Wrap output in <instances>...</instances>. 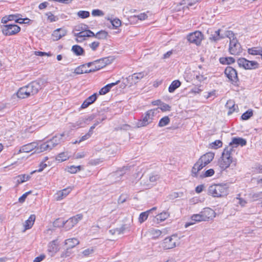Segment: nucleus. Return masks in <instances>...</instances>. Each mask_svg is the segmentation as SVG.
I'll return each instance as SVG.
<instances>
[{"mask_svg":"<svg viewBox=\"0 0 262 262\" xmlns=\"http://www.w3.org/2000/svg\"><path fill=\"white\" fill-rule=\"evenodd\" d=\"M43 81L37 80L32 81L28 85L19 88L17 92V96L25 99L36 94L42 88Z\"/></svg>","mask_w":262,"mask_h":262,"instance_id":"f257e3e1","label":"nucleus"},{"mask_svg":"<svg viewBox=\"0 0 262 262\" xmlns=\"http://www.w3.org/2000/svg\"><path fill=\"white\" fill-rule=\"evenodd\" d=\"M235 152V150L232 146L226 147L223 153L221 159L219 161V165L222 170L228 168L233 162L232 155Z\"/></svg>","mask_w":262,"mask_h":262,"instance_id":"f03ea898","label":"nucleus"},{"mask_svg":"<svg viewBox=\"0 0 262 262\" xmlns=\"http://www.w3.org/2000/svg\"><path fill=\"white\" fill-rule=\"evenodd\" d=\"M208 193L213 197H222L228 193V188L226 185L213 184L208 188Z\"/></svg>","mask_w":262,"mask_h":262,"instance_id":"7ed1b4c3","label":"nucleus"},{"mask_svg":"<svg viewBox=\"0 0 262 262\" xmlns=\"http://www.w3.org/2000/svg\"><path fill=\"white\" fill-rule=\"evenodd\" d=\"M158 112V108L147 111L142 119L138 120L136 125L138 127L146 126L152 122L154 117Z\"/></svg>","mask_w":262,"mask_h":262,"instance_id":"20e7f679","label":"nucleus"},{"mask_svg":"<svg viewBox=\"0 0 262 262\" xmlns=\"http://www.w3.org/2000/svg\"><path fill=\"white\" fill-rule=\"evenodd\" d=\"M237 62L239 67L246 70L255 69H257L259 67V63L257 62L250 61L245 58H239Z\"/></svg>","mask_w":262,"mask_h":262,"instance_id":"39448f33","label":"nucleus"},{"mask_svg":"<svg viewBox=\"0 0 262 262\" xmlns=\"http://www.w3.org/2000/svg\"><path fill=\"white\" fill-rule=\"evenodd\" d=\"M159 178L160 177L158 174L154 173L150 174L148 178L142 176L141 178V184L149 188L152 187Z\"/></svg>","mask_w":262,"mask_h":262,"instance_id":"423d86ee","label":"nucleus"},{"mask_svg":"<svg viewBox=\"0 0 262 262\" xmlns=\"http://www.w3.org/2000/svg\"><path fill=\"white\" fill-rule=\"evenodd\" d=\"M2 29L3 33L7 36L16 34L20 31V28L15 24L3 25Z\"/></svg>","mask_w":262,"mask_h":262,"instance_id":"0eeeda50","label":"nucleus"},{"mask_svg":"<svg viewBox=\"0 0 262 262\" xmlns=\"http://www.w3.org/2000/svg\"><path fill=\"white\" fill-rule=\"evenodd\" d=\"M229 52L234 55H239L242 52V46L236 38H233L230 41Z\"/></svg>","mask_w":262,"mask_h":262,"instance_id":"6e6552de","label":"nucleus"},{"mask_svg":"<svg viewBox=\"0 0 262 262\" xmlns=\"http://www.w3.org/2000/svg\"><path fill=\"white\" fill-rule=\"evenodd\" d=\"M203 38V34L198 31L190 33L187 36V39L189 42L194 43L196 45H200Z\"/></svg>","mask_w":262,"mask_h":262,"instance_id":"1a4fd4ad","label":"nucleus"},{"mask_svg":"<svg viewBox=\"0 0 262 262\" xmlns=\"http://www.w3.org/2000/svg\"><path fill=\"white\" fill-rule=\"evenodd\" d=\"M178 241L177 237L172 235L165 238L162 243V247L165 250L172 249L176 247V243Z\"/></svg>","mask_w":262,"mask_h":262,"instance_id":"9d476101","label":"nucleus"},{"mask_svg":"<svg viewBox=\"0 0 262 262\" xmlns=\"http://www.w3.org/2000/svg\"><path fill=\"white\" fill-rule=\"evenodd\" d=\"M82 215L78 214L70 218L69 220L64 221V228L66 230H69L72 228L77 223L82 219Z\"/></svg>","mask_w":262,"mask_h":262,"instance_id":"9b49d317","label":"nucleus"},{"mask_svg":"<svg viewBox=\"0 0 262 262\" xmlns=\"http://www.w3.org/2000/svg\"><path fill=\"white\" fill-rule=\"evenodd\" d=\"M225 74L232 83H236L238 81L237 73L234 68L227 67L225 70Z\"/></svg>","mask_w":262,"mask_h":262,"instance_id":"f8f14e48","label":"nucleus"},{"mask_svg":"<svg viewBox=\"0 0 262 262\" xmlns=\"http://www.w3.org/2000/svg\"><path fill=\"white\" fill-rule=\"evenodd\" d=\"M145 74L143 72H140L138 73H134L133 75L129 76L126 78V81H127V84L130 85L133 84H136L138 81L143 78Z\"/></svg>","mask_w":262,"mask_h":262,"instance_id":"ddd939ff","label":"nucleus"},{"mask_svg":"<svg viewBox=\"0 0 262 262\" xmlns=\"http://www.w3.org/2000/svg\"><path fill=\"white\" fill-rule=\"evenodd\" d=\"M201 213L204 221L212 220L215 216L214 211L210 208H204Z\"/></svg>","mask_w":262,"mask_h":262,"instance_id":"4468645a","label":"nucleus"},{"mask_svg":"<svg viewBox=\"0 0 262 262\" xmlns=\"http://www.w3.org/2000/svg\"><path fill=\"white\" fill-rule=\"evenodd\" d=\"M214 157V154L213 152H208L202 156L199 160L205 166L212 161Z\"/></svg>","mask_w":262,"mask_h":262,"instance_id":"2eb2a0df","label":"nucleus"},{"mask_svg":"<svg viewBox=\"0 0 262 262\" xmlns=\"http://www.w3.org/2000/svg\"><path fill=\"white\" fill-rule=\"evenodd\" d=\"M246 144L247 141L246 139L240 137H234L232 139V141L230 143L228 146H232L233 149H234V147H236L239 145L244 146Z\"/></svg>","mask_w":262,"mask_h":262,"instance_id":"dca6fc26","label":"nucleus"},{"mask_svg":"<svg viewBox=\"0 0 262 262\" xmlns=\"http://www.w3.org/2000/svg\"><path fill=\"white\" fill-rule=\"evenodd\" d=\"M97 61L98 62H100L101 65L96 66L95 68H92L90 69V72H95L96 71L100 70L101 69L105 67L106 65L111 63V60H110L109 58L108 57L101 58L100 59H98Z\"/></svg>","mask_w":262,"mask_h":262,"instance_id":"f3484780","label":"nucleus"},{"mask_svg":"<svg viewBox=\"0 0 262 262\" xmlns=\"http://www.w3.org/2000/svg\"><path fill=\"white\" fill-rule=\"evenodd\" d=\"M63 136V134H60L54 136L51 140L48 141L51 149L62 141Z\"/></svg>","mask_w":262,"mask_h":262,"instance_id":"a211bd4d","label":"nucleus"},{"mask_svg":"<svg viewBox=\"0 0 262 262\" xmlns=\"http://www.w3.org/2000/svg\"><path fill=\"white\" fill-rule=\"evenodd\" d=\"M67 31L63 28H59L54 30L52 33V37L54 40H58L62 37L67 34Z\"/></svg>","mask_w":262,"mask_h":262,"instance_id":"6ab92c4d","label":"nucleus"},{"mask_svg":"<svg viewBox=\"0 0 262 262\" xmlns=\"http://www.w3.org/2000/svg\"><path fill=\"white\" fill-rule=\"evenodd\" d=\"M98 97L97 93H94L92 95L87 98L82 103L81 106V108H85L89 105L93 103L96 100Z\"/></svg>","mask_w":262,"mask_h":262,"instance_id":"aec40b11","label":"nucleus"},{"mask_svg":"<svg viewBox=\"0 0 262 262\" xmlns=\"http://www.w3.org/2000/svg\"><path fill=\"white\" fill-rule=\"evenodd\" d=\"M72 189L70 187L63 189L61 191H59L55 194V199L57 201H60L64 198L71 192Z\"/></svg>","mask_w":262,"mask_h":262,"instance_id":"412c9836","label":"nucleus"},{"mask_svg":"<svg viewBox=\"0 0 262 262\" xmlns=\"http://www.w3.org/2000/svg\"><path fill=\"white\" fill-rule=\"evenodd\" d=\"M202 214L201 212L199 214H195L191 216V221L189 223H187L185 225V227H187L191 225H193L195 222H200L204 221L203 217H202Z\"/></svg>","mask_w":262,"mask_h":262,"instance_id":"4be33fe9","label":"nucleus"},{"mask_svg":"<svg viewBox=\"0 0 262 262\" xmlns=\"http://www.w3.org/2000/svg\"><path fill=\"white\" fill-rule=\"evenodd\" d=\"M37 144L36 142H32L21 146V150L24 152H29L36 148Z\"/></svg>","mask_w":262,"mask_h":262,"instance_id":"5701e85b","label":"nucleus"},{"mask_svg":"<svg viewBox=\"0 0 262 262\" xmlns=\"http://www.w3.org/2000/svg\"><path fill=\"white\" fill-rule=\"evenodd\" d=\"M220 31V30H218L214 31V33H212L209 37L210 40L216 41L222 38H224L223 34H221Z\"/></svg>","mask_w":262,"mask_h":262,"instance_id":"b1692460","label":"nucleus"},{"mask_svg":"<svg viewBox=\"0 0 262 262\" xmlns=\"http://www.w3.org/2000/svg\"><path fill=\"white\" fill-rule=\"evenodd\" d=\"M35 220V215L32 214L30 216L29 218L25 221L24 224L25 230L29 229L32 227L34 224Z\"/></svg>","mask_w":262,"mask_h":262,"instance_id":"393cba45","label":"nucleus"},{"mask_svg":"<svg viewBox=\"0 0 262 262\" xmlns=\"http://www.w3.org/2000/svg\"><path fill=\"white\" fill-rule=\"evenodd\" d=\"M79 241L76 238H69L65 241V244L67 245L69 248H74L79 244Z\"/></svg>","mask_w":262,"mask_h":262,"instance_id":"a878e982","label":"nucleus"},{"mask_svg":"<svg viewBox=\"0 0 262 262\" xmlns=\"http://www.w3.org/2000/svg\"><path fill=\"white\" fill-rule=\"evenodd\" d=\"M71 50L77 56L83 55L84 53V49L79 45L73 46Z\"/></svg>","mask_w":262,"mask_h":262,"instance_id":"bb28decb","label":"nucleus"},{"mask_svg":"<svg viewBox=\"0 0 262 262\" xmlns=\"http://www.w3.org/2000/svg\"><path fill=\"white\" fill-rule=\"evenodd\" d=\"M47 150H51L48 141L41 144L39 146L37 147L35 152L39 153Z\"/></svg>","mask_w":262,"mask_h":262,"instance_id":"cd10ccee","label":"nucleus"},{"mask_svg":"<svg viewBox=\"0 0 262 262\" xmlns=\"http://www.w3.org/2000/svg\"><path fill=\"white\" fill-rule=\"evenodd\" d=\"M225 106L226 108H228L229 111L228 112V115H230L232 114L235 110V104L234 101L231 100H229L227 101Z\"/></svg>","mask_w":262,"mask_h":262,"instance_id":"c85d7f7f","label":"nucleus"},{"mask_svg":"<svg viewBox=\"0 0 262 262\" xmlns=\"http://www.w3.org/2000/svg\"><path fill=\"white\" fill-rule=\"evenodd\" d=\"M181 82L179 80L173 81L168 88V91L173 93L177 88L181 85Z\"/></svg>","mask_w":262,"mask_h":262,"instance_id":"c756f323","label":"nucleus"},{"mask_svg":"<svg viewBox=\"0 0 262 262\" xmlns=\"http://www.w3.org/2000/svg\"><path fill=\"white\" fill-rule=\"evenodd\" d=\"M248 53L249 54L253 55H259L262 57V48H252L248 49Z\"/></svg>","mask_w":262,"mask_h":262,"instance_id":"7c9ffc66","label":"nucleus"},{"mask_svg":"<svg viewBox=\"0 0 262 262\" xmlns=\"http://www.w3.org/2000/svg\"><path fill=\"white\" fill-rule=\"evenodd\" d=\"M219 61L223 64H230L235 62V59L232 57H221Z\"/></svg>","mask_w":262,"mask_h":262,"instance_id":"2f4dec72","label":"nucleus"},{"mask_svg":"<svg viewBox=\"0 0 262 262\" xmlns=\"http://www.w3.org/2000/svg\"><path fill=\"white\" fill-rule=\"evenodd\" d=\"M58 250L57 241L54 240L50 242L48 246V251L51 252H55Z\"/></svg>","mask_w":262,"mask_h":262,"instance_id":"473e14b6","label":"nucleus"},{"mask_svg":"<svg viewBox=\"0 0 262 262\" xmlns=\"http://www.w3.org/2000/svg\"><path fill=\"white\" fill-rule=\"evenodd\" d=\"M69 156L67 152H63L59 154L56 157V160L59 162H63L68 159Z\"/></svg>","mask_w":262,"mask_h":262,"instance_id":"72a5a7b5","label":"nucleus"},{"mask_svg":"<svg viewBox=\"0 0 262 262\" xmlns=\"http://www.w3.org/2000/svg\"><path fill=\"white\" fill-rule=\"evenodd\" d=\"M84 68H85L84 64H82V65H81L80 66L78 67L77 68H76L75 69L74 73H75L76 74H83V73H88L92 72H90V70H84Z\"/></svg>","mask_w":262,"mask_h":262,"instance_id":"f704fd0d","label":"nucleus"},{"mask_svg":"<svg viewBox=\"0 0 262 262\" xmlns=\"http://www.w3.org/2000/svg\"><path fill=\"white\" fill-rule=\"evenodd\" d=\"M108 35V33L104 30H101L98 32L96 34H95L94 37L97 38L99 39H106Z\"/></svg>","mask_w":262,"mask_h":262,"instance_id":"c9c22d12","label":"nucleus"},{"mask_svg":"<svg viewBox=\"0 0 262 262\" xmlns=\"http://www.w3.org/2000/svg\"><path fill=\"white\" fill-rule=\"evenodd\" d=\"M19 14H11L8 15L9 21L15 20V23L23 24L24 23V19L18 18Z\"/></svg>","mask_w":262,"mask_h":262,"instance_id":"e433bc0d","label":"nucleus"},{"mask_svg":"<svg viewBox=\"0 0 262 262\" xmlns=\"http://www.w3.org/2000/svg\"><path fill=\"white\" fill-rule=\"evenodd\" d=\"M94 119V117L93 116H91L88 117L87 118H80L79 121L76 122L77 125L79 126H82L83 123H86L87 121H92Z\"/></svg>","mask_w":262,"mask_h":262,"instance_id":"4c0bfd02","label":"nucleus"},{"mask_svg":"<svg viewBox=\"0 0 262 262\" xmlns=\"http://www.w3.org/2000/svg\"><path fill=\"white\" fill-rule=\"evenodd\" d=\"M125 225H123L120 228H116V229L110 230L109 232L112 235H114L116 233H117L118 234H120L123 233V231L125 230Z\"/></svg>","mask_w":262,"mask_h":262,"instance_id":"58836bf2","label":"nucleus"},{"mask_svg":"<svg viewBox=\"0 0 262 262\" xmlns=\"http://www.w3.org/2000/svg\"><path fill=\"white\" fill-rule=\"evenodd\" d=\"M169 122L170 119L169 117L168 116H165L160 119L158 126L159 127H163L168 124Z\"/></svg>","mask_w":262,"mask_h":262,"instance_id":"ea45409f","label":"nucleus"},{"mask_svg":"<svg viewBox=\"0 0 262 262\" xmlns=\"http://www.w3.org/2000/svg\"><path fill=\"white\" fill-rule=\"evenodd\" d=\"M169 214L167 212H163L159 214H158L156 216V219L158 221L160 222H162L165 221L166 219L169 216Z\"/></svg>","mask_w":262,"mask_h":262,"instance_id":"a19ab883","label":"nucleus"},{"mask_svg":"<svg viewBox=\"0 0 262 262\" xmlns=\"http://www.w3.org/2000/svg\"><path fill=\"white\" fill-rule=\"evenodd\" d=\"M149 213H150V211H146L145 212H142L139 215V222L140 223H142L145 220H146L148 216Z\"/></svg>","mask_w":262,"mask_h":262,"instance_id":"79ce46f5","label":"nucleus"},{"mask_svg":"<svg viewBox=\"0 0 262 262\" xmlns=\"http://www.w3.org/2000/svg\"><path fill=\"white\" fill-rule=\"evenodd\" d=\"M253 115V111L251 109L248 110L245 112L241 116L242 120H248Z\"/></svg>","mask_w":262,"mask_h":262,"instance_id":"37998d69","label":"nucleus"},{"mask_svg":"<svg viewBox=\"0 0 262 262\" xmlns=\"http://www.w3.org/2000/svg\"><path fill=\"white\" fill-rule=\"evenodd\" d=\"M107 19L108 20H110V22L111 23L112 25L115 28H117L119 26H120L121 24V20L118 18H115L114 19H112L109 17L107 18Z\"/></svg>","mask_w":262,"mask_h":262,"instance_id":"c03bdc74","label":"nucleus"},{"mask_svg":"<svg viewBox=\"0 0 262 262\" xmlns=\"http://www.w3.org/2000/svg\"><path fill=\"white\" fill-rule=\"evenodd\" d=\"M30 178V176L29 175H25V174H22V175H19L17 177V182L18 183H22L23 182H25L27 181V180H29Z\"/></svg>","mask_w":262,"mask_h":262,"instance_id":"a18cd8bd","label":"nucleus"},{"mask_svg":"<svg viewBox=\"0 0 262 262\" xmlns=\"http://www.w3.org/2000/svg\"><path fill=\"white\" fill-rule=\"evenodd\" d=\"M92 134L93 133H91V131L89 130L87 134H86L85 135L82 136L80 138V139H79V140H76L75 142H74L73 144H76V143H80V142H81L82 141H83L89 139L91 136Z\"/></svg>","mask_w":262,"mask_h":262,"instance_id":"49530a36","label":"nucleus"},{"mask_svg":"<svg viewBox=\"0 0 262 262\" xmlns=\"http://www.w3.org/2000/svg\"><path fill=\"white\" fill-rule=\"evenodd\" d=\"M81 166L80 165L79 166H71L68 168V171L71 173H75L77 171H80L81 170Z\"/></svg>","mask_w":262,"mask_h":262,"instance_id":"de8ad7c7","label":"nucleus"},{"mask_svg":"<svg viewBox=\"0 0 262 262\" xmlns=\"http://www.w3.org/2000/svg\"><path fill=\"white\" fill-rule=\"evenodd\" d=\"M77 15L81 18H86L90 16V12L87 11H79L77 12Z\"/></svg>","mask_w":262,"mask_h":262,"instance_id":"09e8293b","label":"nucleus"},{"mask_svg":"<svg viewBox=\"0 0 262 262\" xmlns=\"http://www.w3.org/2000/svg\"><path fill=\"white\" fill-rule=\"evenodd\" d=\"M222 142L221 140H215L213 142H212L211 144H210V147L214 149H217L220 147H222Z\"/></svg>","mask_w":262,"mask_h":262,"instance_id":"8fccbe9b","label":"nucleus"},{"mask_svg":"<svg viewBox=\"0 0 262 262\" xmlns=\"http://www.w3.org/2000/svg\"><path fill=\"white\" fill-rule=\"evenodd\" d=\"M46 15L48 16V19L50 22H54L58 20V17L54 16L51 12H47Z\"/></svg>","mask_w":262,"mask_h":262,"instance_id":"3c124183","label":"nucleus"},{"mask_svg":"<svg viewBox=\"0 0 262 262\" xmlns=\"http://www.w3.org/2000/svg\"><path fill=\"white\" fill-rule=\"evenodd\" d=\"M53 226L55 227H61L64 226V221H60L59 219H56L53 222Z\"/></svg>","mask_w":262,"mask_h":262,"instance_id":"603ef678","label":"nucleus"},{"mask_svg":"<svg viewBox=\"0 0 262 262\" xmlns=\"http://www.w3.org/2000/svg\"><path fill=\"white\" fill-rule=\"evenodd\" d=\"M105 119V118H103L102 119H98L95 121V123L93 126H92L89 130L91 131V133H93V130L96 127V126L98 125L99 123H100L101 122H102L103 120Z\"/></svg>","mask_w":262,"mask_h":262,"instance_id":"864d4df0","label":"nucleus"},{"mask_svg":"<svg viewBox=\"0 0 262 262\" xmlns=\"http://www.w3.org/2000/svg\"><path fill=\"white\" fill-rule=\"evenodd\" d=\"M158 109V108H157ZM160 108L163 112H165L167 111H170L171 107L168 104L162 102L161 104Z\"/></svg>","mask_w":262,"mask_h":262,"instance_id":"5fc2aeb1","label":"nucleus"},{"mask_svg":"<svg viewBox=\"0 0 262 262\" xmlns=\"http://www.w3.org/2000/svg\"><path fill=\"white\" fill-rule=\"evenodd\" d=\"M224 37H226L230 39V41L231 39H232L234 37V34L231 31H226L225 32V33L223 34Z\"/></svg>","mask_w":262,"mask_h":262,"instance_id":"6e6d98bb","label":"nucleus"},{"mask_svg":"<svg viewBox=\"0 0 262 262\" xmlns=\"http://www.w3.org/2000/svg\"><path fill=\"white\" fill-rule=\"evenodd\" d=\"M31 193V191H28L24 194H23L18 199V201L19 203H24L28 195Z\"/></svg>","mask_w":262,"mask_h":262,"instance_id":"4d7b16f0","label":"nucleus"},{"mask_svg":"<svg viewBox=\"0 0 262 262\" xmlns=\"http://www.w3.org/2000/svg\"><path fill=\"white\" fill-rule=\"evenodd\" d=\"M183 195L182 192H173L170 194L169 197L170 199H174L179 197L182 196Z\"/></svg>","mask_w":262,"mask_h":262,"instance_id":"13d9d810","label":"nucleus"},{"mask_svg":"<svg viewBox=\"0 0 262 262\" xmlns=\"http://www.w3.org/2000/svg\"><path fill=\"white\" fill-rule=\"evenodd\" d=\"M92 14L94 16H102L103 15V12L99 9H95L92 11Z\"/></svg>","mask_w":262,"mask_h":262,"instance_id":"bf43d9fd","label":"nucleus"},{"mask_svg":"<svg viewBox=\"0 0 262 262\" xmlns=\"http://www.w3.org/2000/svg\"><path fill=\"white\" fill-rule=\"evenodd\" d=\"M83 31L84 33V34L85 35L84 37H94V36H95V33L90 30H85V31Z\"/></svg>","mask_w":262,"mask_h":262,"instance_id":"052dcab7","label":"nucleus"},{"mask_svg":"<svg viewBox=\"0 0 262 262\" xmlns=\"http://www.w3.org/2000/svg\"><path fill=\"white\" fill-rule=\"evenodd\" d=\"M47 167V164L43 162H41L39 165V168L37 170H34L32 171L31 174H33V173L37 171V172H41L42 171L44 168H45Z\"/></svg>","mask_w":262,"mask_h":262,"instance_id":"680f3d73","label":"nucleus"},{"mask_svg":"<svg viewBox=\"0 0 262 262\" xmlns=\"http://www.w3.org/2000/svg\"><path fill=\"white\" fill-rule=\"evenodd\" d=\"M194 164L196 166L195 167L196 168V170L199 171H200L201 169L203 168V167H205L203 164L199 160Z\"/></svg>","mask_w":262,"mask_h":262,"instance_id":"e2e57ef3","label":"nucleus"},{"mask_svg":"<svg viewBox=\"0 0 262 262\" xmlns=\"http://www.w3.org/2000/svg\"><path fill=\"white\" fill-rule=\"evenodd\" d=\"M110 91V90L108 89L107 86L105 85L100 89V90L99 92V94L100 95H104L108 93Z\"/></svg>","mask_w":262,"mask_h":262,"instance_id":"0e129e2a","label":"nucleus"},{"mask_svg":"<svg viewBox=\"0 0 262 262\" xmlns=\"http://www.w3.org/2000/svg\"><path fill=\"white\" fill-rule=\"evenodd\" d=\"M214 173V171L213 169H209L206 170L204 173V177H209L213 176Z\"/></svg>","mask_w":262,"mask_h":262,"instance_id":"69168bd1","label":"nucleus"},{"mask_svg":"<svg viewBox=\"0 0 262 262\" xmlns=\"http://www.w3.org/2000/svg\"><path fill=\"white\" fill-rule=\"evenodd\" d=\"M99 46V42L97 41L93 42L90 45V48L92 49L93 51H95L96 49Z\"/></svg>","mask_w":262,"mask_h":262,"instance_id":"338daca9","label":"nucleus"},{"mask_svg":"<svg viewBox=\"0 0 262 262\" xmlns=\"http://www.w3.org/2000/svg\"><path fill=\"white\" fill-rule=\"evenodd\" d=\"M151 232L155 236V237H158L162 233L161 231L158 229H152L151 230Z\"/></svg>","mask_w":262,"mask_h":262,"instance_id":"774afa93","label":"nucleus"}]
</instances>
